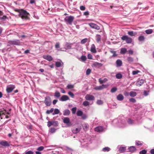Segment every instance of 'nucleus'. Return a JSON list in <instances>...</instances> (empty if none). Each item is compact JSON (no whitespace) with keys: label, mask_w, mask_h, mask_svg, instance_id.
<instances>
[{"label":"nucleus","mask_w":154,"mask_h":154,"mask_svg":"<svg viewBox=\"0 0 154 154\" xmlns=\"http://www.w3.org/2000/svg\"><path fill=\"white\" fill-rule=\"evenodd\" d=\"M15 11L18 12L19 16L24 20H30V14L26 11L23 9H15Z\"/></svg>","instance_id":"obj_1"},{"label":"nucleus","mask_w":154,"mask_h":154,"mask_svg":"<svg viewBox=\"0 0 154 154\" xmlns=\"http://www.w3.org/2000/svg\"><path fill=\"white\" fill-rule=\"evenodd\" d=\"M74 18V17L71 16H67L64 18V20L66 22L67 24L72 25V22Z\"/></svg>","instance_id":"obj_2"},{"label":"nucleus","mask_w":154,"mask_h":154,"mask_svg":"<svg viewBox=\"0 0 154 154\" xmlns=\"http://www.w3.org/2000/svg\"><path fill=\"white\" fill-rule=\"evenodd\" d=\"M122 40L125 41L127 43H131L132 42V39L131 37H128L127 35H123L121 37Z\"/></svg>","instance_id":"obj_3"},{"label":"nucleus","mask_w":154,"mask_h":154,"mask_svg":"<svg viewBox=\"0 0 154 154\" xmlns=\"http://www.w3.org/2000/svg\"><path fill=\"white\" fill-rule=\"evenodd\" d=\"M127 123L124 120H118V126L120 128H124L127 126Z\"/></svg>","instance_id":"obj_4"},{"label":"nucleus","mask_w":154,"mask_h":154,"mask_svg":"<svg viewBox=\"0 0 154 154\" xmlns=\"http://www.w3.org/2000/svg\"><path fill=\"white\" fill-rule=\"evenodd\" d=\"M15 87L14 85H7L6 87V91L8 93L11 92L15 88Z\"/></svg>","instance_id":"obj_5"},{"label":"nucleus","mask_w":154,"mask_h":154,"mask_svg":"<svg viewBox=\"0 0 154 154\" xmlns=\"http://www.w3.org/2000/svg\"><path fill=\"white\" fill-rule=\"evenodd\" d=\"M20 43V41L17 39L10 40L8 42V44L11 45H19Z\"/></svg>","instance_id":"obj_6"},{"label":"nucleus","mask_w":154,"mask_h":154,"mask_svg":"<svg viewBox=\"0 0 154 154\" xmlns=\"http://www.w3.org/2000/svg\"><path fill=\"white\" fill-rule=\"evenodd\" d=\"M44 103L46 106H50L51 103V98L49 96L46 97L44 100Z\"/></svg>","instance_id":"obj_7"},{"label":"nucleus","mask_w":154,"mask_h":154,"mask_svg":"<svg viewBox=\"0 0 154 154\" xmlns=\"http://www.w3.org/2000/svg\"><path fill=\"white\" fill-rule=\"evenodd\" d=\"M73 44V43H72L66 42L64 46V48L66 50L72 49L73 48H72V46Z\"/></svg>","instance_id":"obj_8"},{"label":"nucleus","mask_w":154,"mask_h":154,"mask_svg":"<svg viewBox=\"0 0 154 154\" xmlns=\"http://www.w3.org/2000/svg\"><path fill=\"white\" fill-rule=\"evenodd\" d=\"M52 125H54L55 126H57L58 125V122L54 121H48L47 124L48 126V127H50Z\"/></svg>","instance_id":"obj_9"},{"label":"nucleus","mask_w":154,"mask_h":154,"mask_svg":"<svg viewBox=\"0 0 154 154\" xmlns=\"http://www.w3.org/2000/svg\"><path fill=\"white\" fill-rule=\"evenodd\" d=\"M7 114H9L10 113L8 112L6 113V111L5 110H2V109H0V117L1 119H2L3 117Z\"/></svg>","instance_id":"obj_10"},{"label":"nucleus","mask_w":154,"mask_h":154,"mask_svg":"<svg viewBox=\"0 0 154 154\" xmlns=\"http://www.w3.org/2000/svg\"><path fill=\"white\" fill-rule=\"evenodd\" d=\"M85 99L87 100H94L95 99V97L92 95L87 94L85 97Z\"/></svg>","instance_id":"obj_11"},{"label":"nucleus","mask_w":154,"mask_h":154,"mask_svg":"<svg viewBox=\"0 0 154 154\" xmlns=\"http://www.w3.org/2000/svg\"><path fill=\"white\" fill-rule=\"evenodd\" d=\"M106 87L107 85H106L103 84L102 85L96 86L94 87V89L96 90H101Z\"/></svg>","instance_id":"obj_12"},{"label":"nucleus","mask_w":154,"mask_h":154,"mask_svg":"<svg viewBox=\"0 0 154 154\" xmlns=\"http://www.w3.org/2000/svg\"><path fill=\"white\" fill-rule=\"evenodd\" d=\"M89 25L92 28L95 29L97 30H99L100 29V27L95 24L90 23H89Z\"/></svg>","instance_id":"obj_13"},{"label":"nucleus","mask_w":154,"mask_h":154,"mask_svg":"<svg viewBox=\"0 0 154 154\" xmlns=\"http://www.w3.org/2000/svg\"><path fill=\"white\" fill-rule=\"evenodd\" d=\"M94 130L95 131L100 132L103 131L104 128L102 126H99L96 127L94 128Z\"/></svg>","instance_id":"obj_14"},{"label":"nucleus","mask_w":154,"mask_h":154,"mask_svg":"<svg viewBox=\"0 0 154 154\" xmlns=\"http://www.w3.org/2000/svg\"><path fill=\"white\" fill-rule=\"evenodd\" d=\"M117 148L119 149V151L121 153L125 152L126 149L125 147L120 146H118Z\"/></svg>","instance_id":"obj_15"},{"label":"nucleus","mask_w":154,"mask_h":154,"mask_svg":"<svg viewBox=\"0 0 154 154\" xmlns=\"http://www.w3.org/2000/svg\"><path fill=\"white\" fill-rule=\"evenodd\" d=\"M69 100V98L67 96L63 95L61 97L60 100L62 101H65Z\"/></svg>","instance_id":"obj_16"},{"label":"nucleus","mask_w":154,"mask_h":154,"mask_svg":"<svg viewBox=\"0 0 154 154\" xmlns=\"http://www.w3.org/2000/svg\"><path fill=\"white\" fill-rule=\"evenodd\" d=\"M103 64L101 63L98 62H95L93 64V66L95 68H99L103 66Z\"/></svg>","instance_id":"obj_17"},{"label":"nucleus","mask_w":154,"mask_h":154,"mask_svg":"<svg viewBox=\"0 0 154 154\" xmlns=\"http://www.w3.org/2000/svg\"><path fill=\"white\" fill-rule=\"evenodd\" d=\"M0 144L4 146H10L9 143L5 140L1 141Z\"/></svg>","instance_id":"obj_18"},{"label":"nucleus","mask_w":154,"mask_h":154,"mask_svg":"<svg viewBox=\"0 0 154 154\" xmlns=\"http://www.w3.org/2000/svg\"><path fill=\"white\" fill-rule=\"evenodd\" d=\"M43 58L48 61H51L53 60V58L52 57L49 55H44L43 56Z\"/></svg>","instance_id":"obj_19"},{"label":"nucleus","mask_w":154,"mask_h":154,"mask_svg":"<svg viewBox=\"0 0 154 154\" xmlns=\"http://www.w3.org/2000/svg\"><path fill=\"white\" fill-rule=\"evenodd\" d=\"M82 126L83 130L85 131H87L89 128V125L86 123L83 124L82 125Z\"/></svg>","instance_id":"obj_20"},{"label":"nucleus","mask_w":154,"mask_h":154,"mask_svg":"<svg viewBox=\"0 0 154 154\" xmlns=\"http://www.w3.org/2000/svg\"><path fill=\"white\" fill-rule=\"evenodd\" d=\"M128 124L130 125H133L135 124V120H132L130 118H129L127 120Z\"/></svg>","instance_id":"obj_21"},{"label":"nucleus","mask_w":154,"mask_h":154,"mask_svg":"<svg viewBox=\"0 0 154 154\" xmlns=\"http://www.w3.org/2000/svg\"><path fill=\"white\" fill-rule=\"evenodd\" d=\"M63 121L64 123L67 124V125L71 124V123L70 122L69 119L68 117L64 118L63 119Z\"/></svg>","instance_id":"obj_22"},{"label":"nucleus","mask_w":154,"mask_h":154,"mask_svg":"<svg viewBox=\"0 0 154 154\" xmlns=\"http://www.w3.org/2000/svg\"><path fill=\"white\" fill-rule=\"evenodd\" d=\"M81 129V128H73L72 130V131L74 134H77L80 131Z\"/></svg>","instance_id":"obj_23"},{"label":"nucleus","mask_w":154,"mask_h":154,"mask_svg":"<svg viewBox=\"0 0 154 154\" xmlns=\"http://www.w3.org/2000/svg\"><path fill=\"white\" fill-rule=\"evenodd\" d=\"M91 52L93 53H95L97 52L95 46L94 44H93L92 45L91 48Z\"/></svg>","instance_id":"obj_24"},{"label":"nucleus","mask_w":154,"mask_h":154,"mask_svg":"<svg viewBox=\"0 0 154 154\" xmlns=\"http://www.w3.org/2000/svg\"><path fill=\"white\" fill-rule=\"evenodd\" d=\"M117 99L119 101H122L124 99V96L121 94H119L116 97Z\"/></svg>","instance_id":"obj_25"},{"label":"nucleus","mask_w":154,"mask_h":154,"mask_svg":"<svg viewBox=\"0 0 154 154\" xmlns=\"http://www.w3.org/2000/svg\"><path fill=\"white\" fill-rule=\"evenodd\" d=\"M144 83V80L141 79L138 80L136 84L137 86H140L142 85Z\"/></svg>","instance_id":"obj_26"},{"label":"nucleus","mask_w":154,"mask_h":154,"mask_svg":"<svg viewBox=\"0 0 154 154\" xmlns=\"http://www.w3.org/2000/svg\"><path fill=\"white\" fill-rule=\"evenodd\" d=\"M70 111L68 109L65 110L63 112V115L64 116H68L70 114Z\"/></svg>","instance_id":"obj_27"},{"label":"nucleus","mask_w":154,"mask_h":154,"mask_svg":"<svg viewBox=\"0 0 154 154\" xmlns=\"http://www.w3.org/2000/svg\"><path fill=\"white\" fill-rule=\"evenodd\" d=\"M96 41L98 43L101 41V36L100 35H97L96 36Z\"/></svg>","instance_id":"obj_28"},{"label":"nucleus","mask_w":154,"mask_h":154,"mask_svg":"<svg viewBox=\"0 0 154 154\" xmlns=\"http://www.w3.org/2000/svg\"><path fill=\"white\" fill-rule=\"evenodd\" d=\"M122 61L120 60H118L116 61V64L117 66H120L122 65Z\"/></svg>","instance_id":"obj_29"},{"label":"nucleus","mask_w":154,"mask_h":154,"mask_svg":"<svg viewBox=\"0 0 154 154\" xmlns=\"http://www.w3.org/2000/svg\"><path fill=\"white\" fill-rule=\"evenodd\" d=\"M128 34L131 36H135L137 34V33L136 32H134L133 31H129L128 32Z\"/></svg>","instance_id":"obj_30"},{"label":"nucleus","mask_w":154,"mask_h":154,"mask_svg":"<svg viewBox=\"0 0 154 154\" xmlns=\"http://www.w3.org/2000/svg\"><path fill=\"white\" fill-rule=\"evenodd\" d=\"M62 64H63V63L62 62H60L59 61L56 62L55 63V65L57 67H59L61 66Z\"/></svg>","instance_id":"obj_31"},{"label":"nucleus","mask_w":154,"mask_h":154,"mask_svg":"<svg viewBox=\"0 0 154 154\" xmlns=\"http://www.w3.org/2000/svg\"><path fill=\"white\" fill-rule=\"evenodd\" d=\"M60 112V111L58 109H54V112L52 113V115H54L56 114H58Z\"/></svg>","instance_id":"obj_32"},{"label":"nucleus","mask_w":154,"mask_h":154,"mask_svg":"<svg viewBox=\"0 0 154 154\" xmlns=\"http://www.w3.org/2000/svg\"><path fill=\"white\" fill-rule=\"evenodd\" d=\"M137 93L134 91H131L129 93V95L131 97H134L136 96Z\"/></svg>","instance_id":"obj_33"},{"label":"nucleus","mask_w":154,"mask_h":154,"mask_svg":"<svg viewBox=\"0 0 154 154\" xmlns=\"http://www.w3.org/2000/svg\"><path fill=\"white\" fill-rule=\"evenodd\" d=\"M127 52V49L125 48H122L120 51V53L122 54H125Z\"/></svg>","instance_id":"obj_34"},{"label":"nucleus","mask_w":154,"mask_h":154,"mask_svg":"<svg viewBox=\"0 0 154 154\" xmlns=\"http://www.w3.org/2000/svg\"><path fill=\"white\" fill-rule=\"evenodd\" d=\"M130 152H134L136 150V148L134 146H131L128 148Z\"/></svg>","instance_id":"obj_35"},{"label":"nucleus","mask_w":154,"mask_h":154,"mask_svg":"<svg viewBox=\"0 0 154 154\" xmlns=\"http://www.w3.org/2000/svg\"><path fill=\"white\" fill-rule=\"evenodd\" d=\"M116 77L117 79H121L122 77V75L121 73H118L116 75Z\"/></svg>","instance_id":"obj_36"},{"label":"nucleus","mask_w":154,"mask_h":154,"mask_svg":"<svg viewBox=\"0 0 154 154\" xmlns=\"http://www.w3.org/2000/svg\"><path fill=\"white\" fill-rule=\"evenodd\" d=\"M110 150V149L108 147H106L103 148L102 149V151L104 152H108Z\"/></svg>","instance_id":"obj_37"},{"label":"nucleus","mask_w":154,"mask_h":154,"mask_svg":"<svg viewBox=\"0 0 154 154\" xmlns=\"http://www.w3.org/2000/svg\"><path fill=\"white\" fill-rule=\"evenodd\" d=\"M83 114V112L80 110H78L76 113L77 115L78 116H81Z\"/></svg>","instance_id":"obj_38"},{"label":"nucleus","mask_w":154,"mask_h":154,"mask_svg":"<svg viewBox=\"0 0 154 154\" xmlns=\"http://www.w3.org/2000/svg\"><path fill=\"white\" fill-rule=\"evenodd\" d=\"M107 81V79L106 78L104 79L103 80L101 79H99V81L100 83L101 84L105 82H106Z\"/></svg>","instance_id":"obj_39"},{"label":"nucleus","mask_w":154,"mask_h":154,"mask_svg":"<svg viewBox=\"0 0 154 154\" xmlns=\"http://www.w3.org/2000/svg\"><path fill=\"white\" fill-rule=\"evenodd\" d=\"M145 32L147 34H150L153 32V30L151 29H147L145 30Z\"/></svg>","instance_id":"obj_40"},{"label":"nucleus","mask_w":154,"mask_h":154,"mask_svg":"<svg viewBox=\"0 0 154 154\" xmlns=\"http://www.w3.org/2000/svg\"><path fill=\"white\" fill-rule=\"evenodd\" d=\"M145 38L143 36H140L139 37L138 39L140 41H143L145 40Z\"/></svg>","instance_id":"obj_41"},{"label":"nucleus","mask_w":154,"mask_h":154,"mask_svg":"<svg viewBox=\"0 0 154 154\" xmlns=\"http://www.w3.org/2000/svg\"><path fill=\"white\" fill-rule=\"evenodd\" d=\"M54 97L58 98L60 96V93L58 91H56L54 93Z\"/></svg>","instance_id":"obj_42"},{"label":"nucleus","mask_w":154,"mask_h":154,"mask_svg":"<svg viewBox=\"0 0 154 154\" xmlns=\"http://www.w3.org/2000/svg\"><path fill=\"white\" fill-rule=\"evenodd\" d=\"M54 111V108H51L50 110H48L46 112V113L48 114H49L50 113Z\"/></svg>","instance_id":"obj_43"},{"label":"nucleus","mask_w":154,"mask_h":154,"mask_svg":"<svg viewBox=\"0 0 154 154\" xmlns=\"http://www.w3.org/2000/svg\"><path fill=\"white\" fill-rule=\"evenodd\" d=\"M89 105V103L88 101H85L83 103V105L85 106H87Z\"/></svg>","instance_id":"obj_44"},{"label":"nucleus","mask_w":154,"mask_h":154,"mask_svg":"<svg viewBox=\"0 0 154 154\" xmlns=\"http://www.w3.org/2000/svg\"><path fill=\"white\" fill-rule=\"evenodd\" d=\"M87 41V38H85L82 39L81 41V43L83 44L86 43Z\"/></svg>","instance_id":"obj_45"},{"label":"nucleus","mask_w":154,"mask_h":154,"mask_svg":"<svg viewBox=\"0 0 154 154\" xmlns=\"http://www.w3.org/2000/svg\"><path fill=\"white\" fill-rule=\"evenodd\" d=\"M77 110V107H74L72 108L71 110L72 111V113L73 114H75V113L76 111Z\"/></svg>","instance_id":"obj_46"},{"label":"nucleus","mask_w":154,"mask_h":154,"mask_svg":"<svg viewBox=\"0 0 154 154\" xmlns=\"http://www.w3.org/2000/svg\"><path fill=\"white\" fill-rule=\"evenodd\" d=\"M127 60L130 63H131L132 62L133 60L134 59L133 58L131 57H128L127 58Z\"/></svg>","instance_id":"obj_47"},{"label":"nucleus","mask_w":154,"mask_h":154,"mask_svg":"<svg viewBox=\"0 0 154 154\" xmlns=\"http://www.w3.org/2000/svg\"><path fill=\"white\" fill-rule=\"evenodd\" d=\"M147 151L145 149H143L139 152L140 154H146Z\"/></svg>","instance_id":"obj_48"},{"label":"nucleus","mask_w":154,"mask_h":154,"mask_svg":"<svg viewBox=\"0 0 154 154\" xmlns=\"http://www.w3.org/2000/svg\"><path fill=\"white\" fill-rule=\"evenodd\" d=\"M117 90V88L116 87L112 88L111 90V92L112 93H114Z\"/></svg>","instance_id":"obj_49"},{"label":"nucleus","mask_w":154,"mask_h":154,"mask_svg":"<svg viewBox=\"0 0 154 154\" xmlns=\"http://www.w3.org/2000/svg\"><path fill=\"white\" fill-rule=\"evenodd\" d=\"M74 88V86L72 85H68L67 86V88L69 89H72Z\"/></svg>","instance_id":"obj_50"},{"label":"nucleus","mask_w":154,"mask_h":154,"mask_svg":"<svg viewBox=\"0 0 154 154\" xmlns=\"http://www.w3.org/2000/svg\"><path fill=\"white\" fill-rule=\"evenodd\" d=\"M97 103L98 105H100L103 104V102L100 100H98L97 101Z\"/></svg>","instance_id":"obj_51"},{"label":"nucleus","mask_w":154,"mask_h":154,"mask_svg":"<svg viewBox=\"0 0 154 154\" xmlns=\"http://www.w3.org/2000/svg\"><path fill=\"white\" fill-rule=\"evenodd\" d=\"M129 101L131 102L135 103L136 102V100L134 98H131L129 99Z\"/></svg>","instance_id":"obj_52"},{"label":"nucleus","mask_w":154,"mask_h":154,"mask_svg":"<svg viewBox=\"0 0 154 154\" xmlns=\"http://www.w3.org/2000/svg\"><path fill=\"white\" fill-rule=\"evenodd\" d=\"M91 72V70L90 69H88L86 71V75H89L90 74Z\"/></svg>","instance_id":"obj_53"},{"label":"nucleus","mask_w":154,"mask_h":154,"mask_svg":"<svg viewBox=\"0 0 154 154\" xmlns=\"http://www.w3.org/2000/svg\"><path fill=\"white\" fill-rule=\"evenodd\" d=\"M81 59L83 61H85L86 60V57L85 56L82 55L81 57Z\"/></svg>","instance_id":"obj_54"},{"label":"nucleus","mask_w":154,"mask_h":154,"mask_svg":"<svg viewBox=\"0 0 154 154\" xmlns=\"http://www.w3.org/2000/svg\"><path fill=\"white\" fill-rule=\"evenodd\" d=\"M56 129L54 128H52L50 129V132L51 133H54L56 131Z\"/></svg>","instance_id":"obj_55"},{"label":"nucleus","mask_w":154,"mask_h":154,"mask_svg":"<svg viewBox=\"0 0 154 154\" xmlns=\"http://www.w3.org/2000/svg\"><path fill=\"white\" fill-rule=\"evenodd\" d=\"M44 149V147L43 146H40L38 147L37 149V150H38V151H41L43 150Z\"/></svg>","instance_id":"obj_56"},{"label":"nucleus","mask_w":154,"mask_h":154,"mask_svg":"<svg viewBox=\"0 0 154 154\" xmlns=\"http://www.w3.org/2000/svg\"><path fill=\"white\" fill-rule=\"evenodd\" d=\"M68 94L70 95L72 98H73L74 96V94L71 92L69 91L68 92Z\"/></svg>","instance_id":"obj_57"},{"label":"nucleus","mask_w":154,"mask_h":154,"mask_svg":"<svg viewBox=\"0 0 154 154\" xmlns=\"http://www.w3.org/2000/svg\"><path fill=\"white\" fill-rule=\"evenodd\" d=\"M140 71L137 70L136 71H133L132 72V73L133 75H135L138 73Z\"/></svg>","instance_id":"obj_58"},{"label":"nucleus","mask_w":154,"mask_h":154,"mask_svg":"<svg viewBox=\"0 0 154 154\" xmlns=\"http://www.w3.org/2000/svg\"><path fill=\"white\" fill-rule=\"evenodd\" d=\"M25 154H34V152L31 151H29L25 152Z\"/></svg>","instance_id":"obj_59"},{"label":"nucleus","mask_w":154,"mask_h":154,"mask_svg":"<svg viewBox=\"0 0 154 154\" xmlns=\"http://www.w3.org/2000/svg\"><path fill=\"white\" fill-rule=\"evenodd\" d=\"M55 48L56 49L60 48V44L59 42H57L56 43V44L55 45Z\"/></svg>","instance_id":"obj_60"},{"label":"nucleus","mask_w":154,"mask_h":154,"mask_svg":"<svg viewBox=\"0 0 154 154\" xmlns=\"http://www.w3.org/2000/svg\"><path fill=\"white\" fill-rule=\"evenodd\" d=\"M80 9L82 11H84L85 9V7L84 6H81L80 7Z\"/></svg>","instance_id":"obj_61"},{"label":"nucleus","mask_w":154,"mask_h":154,"mask_svg":"<svg viewBox=\"0 0 154 154\" xmlns=\"http://www.w3.org/2000/svg\"><path fill=\"white\" fill-rule=\"evenodd\" d=\"M88 58L89 59H92V56L90 54H88Z\"/></svg>","instance_id":"obj_62"},{"label":"nucleus","mask_w":154,"mask_h":154,"mask_svg":"<svg viewBox=\"0 0 154 154\" xmlns=\"http://www.w3.org/2000/svg\"><path fill=\"white\" fill-rule=\"evenodd\" d=\"M66 150L69 151H72L73 150L71 148H69L68 147H66Z\"/></svg>","instance_id":"obj_63"},{"label":"nucleus","mask_w":154,"mask_h":154,"mask_svg":"<svg viewBox=\"0 0 154 154\" xmlns=\"http://www.w3.org/2000/svg\"><path fill=\"white\" fill-rule=\"evenodd\" d=\"M144 95L145 96H147L149 94L148 92L146 91H144L143 92Z\"/></svg>","instance_id":"obj_64"}]
</instances>
